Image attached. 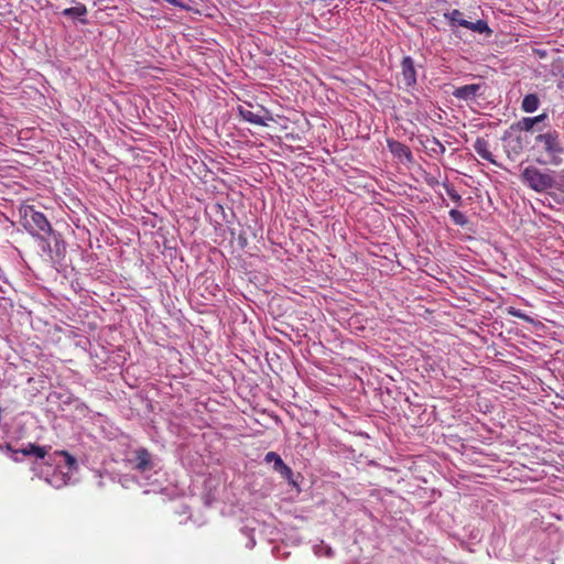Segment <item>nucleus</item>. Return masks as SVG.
Masks as SVG:
<instances>
[{"label": "nucleus", "mask_w": 564, "mask_h": 564, "mask_svg": "<svg viewBox=\"0 0 564 564\" xmlns=\"http://www.w3.org/2000/svg\"><path fill=\"white\" fill-rule=\"evenodd\" d=\"M449 217L456 225L465 226L467 224L466 216L457 209H451Z\"/></svg>", "instance_id": "f3484780"}, {"label": "nucleus", "mask_w": 564, "mask_h": 564, "mask_svg": "<svg viewBox=\"0 0 564 564\" xmlns=\"http://www.w3.org/2000/svg\"><path fill=\"white\" fill-rule=\"evenodd\" d=\"M563 77H564V74H563Z\"/></svg>", "instance_id": "5701e85b"}, {"label": "nucleus", "mask_w": 564, "mask_h": 564, "mask_svg": "<svg viewBox=\"0 0 564 564\" xmlns=\"http://www.w3.org/2000/svg\"><path fill=\"white\" fill-rule=\"evenodd\" d=\"M540 100L535 94L525 95L521 108L525 112H534L539 107Z\"/></svg>", "instance_id": "4468645a"}, {"label": "nucleus", "mask_w": 564, "mask_h": 564, "mask_svg": "<svg viewBox=\"0 0 564 564\" xmlns=\"http://www.w3.org/2000/svg\"><path fill=\"white\" fill-rule=\"evenodd\" d=\"M533 151L541 165L558 166L563 163L564 148L556 131H547L535 137Z\"/></svg>", "instance_id": "f257e3e1"}, {"label": "nucleus", "mask_w": 564, "mask_h": 564, "mask_svg": "<svg viewBox=\"0 0 564 564\" xmlns=\"http://www.w3.org/2000/svg\"><path fill=\"white\" fill-rule=\"evenodd\" d=\"M546 117V115H539L536 117H525V118H522L520 121L517 122L516 127L517 129L519 130H523V131H530L533 129V127L541 122L542 120H544V118Z\"/></svg>", "instance_id": "9b49d317"}, {"label": "nucleus", "mask_w": 564, "mask_h": 564, "mask_svg": "<svg viewBox=\"0 0 564 564\" xmlns=\"http://www.w3.org/2000/svg\"><path fill=\"white\" fill-rule=\"evenodd\" d=\"M388 148L395 158L404 159L409 163L413 161V154L406 144L400 141L389 140Z\"/></svg>", "instance_id": "6e6552de"}, {"label": "nucleus", "mask_w": 564, "mask_h": 564, "mask_svg": "<svg viewBox=\"0 0 564 564\" xmlns=\"http://www.w3.org/2000/svg\"><path fill=\"white\" fill-rule=\"evenodd\" d=\"M401 77L406 88L413 87L416 84V69L410 56H405L401 61Z\"/></svg>", "instance_id": "423d86ee"}, {"label": "nucleus", "mask_w": 564, "mask_h": 564, "mask_svg": "<svg viewBox=\"0 0 564 564\" xmlns=\"http://www.w3.org/2000/svg\"><path fill=\"white\" fill-rule=\"evenodd\" d=\"M460 26H464L466 29H469V30L480 33V34L491 32L487 22H485L484 20H477L476 22H469V21L465 20V21H463V23H460Z\"/></svg>", "instance_id": "ddd939ff"}, {"label": "nucleus", "mask_w": 564, "mask_h": 564, "mask_svg": "<svg viewBox=\"0 0 564 564\" xmlns=\"http://www.w3.org/2000/svg\"><path fill=\"white\" fill-rule=\"evenodd\" d=\"M479 88H480V86L477 84L464 85V86L457 87L454 90L453 95L458 99L469 100L477 95Z\"/></svg>", "instance_id": "9d476101"}, {"label": "nucleus", "mask_w": 564, "mask_h": 564, "mask_svg": "<svg viewBox=\"0 0 564 564\" xmlns=\"http://www.w3.org/2000/svg\"><path fill=\"white\" fill-rule=\"evenodd\" d=\"M474 150L482 160L496 163L494 155L489 150V143L485 139L478 138L474 143Z\"/></svg>", "instance_id": "1a4fd4ad"}, {"label": "nucleus", "mask_w": 564, "mask_h": 564, "mask_svg": "<svg viewBox=\"0 0 564 564\" xmlns=\"http://www.w3.org/2000/svg\"><path fill=\"white\" fill-rule=\"evenodd\" d=\"M21 225L32 235H48L52 232L51 224L45 215L37 212L34 206L23 204L20 207Z\"/></svg>", "instance_id": "f03ea898"}, {"label": "nucleus", "mask_w": 564, "mask_h": 564, "mask_svg": "<svg viewBox=\"0 0 564 564\" xmlns=\"http://www.w3.org/2000/svg\"><path fill=\"white\" fill-rule=\"evenodd\" d=\"M432 143L433 145L440 148L441 153L445 151V147L436 138L432 139Z\"/></svg>", "instance_id": "aec40b11"}, {"label": "nucleus", "mask_w": 564, "mask_h": 564, "mask_svg": "<svg viewBox=\"0 0 564 564\" xmlns=\"http://www.w3.org/2000/svg\"><path fill=\"white\" fill-rule=\"evenodd\" d=\"M521 177L532 189L536 192L546 191L554 185V178L547 173H543L535 166H528L522 171Z\"/></svg>", "instance_id": "7ed1b4c3"}, {"label": "nucleus", "mask_w": 564, "mask_h": 564, "mask_svg": "<svg viewBox=\"0 0 564 564\" xmlns=\"http://www.w3.org/2000/svg\"><path fill=\"white\" fill-rule=\"evenodd\" d=\"M509 313L512 315V316H516V317H519V318H524V314H522L520 311L518 310H514V308H510L509 310Z\"/></svg>", "instance_id": "412c9836"}, {"label": "nucleus", "mask_w": 564, "mask_h": 564, "mask_svg": "<svg viewBox=\"0 0 564 564\" xmlns=\"http://www.w3.org/2000/svg\"><path fill=\"white\" fill-rule=\"evenodd\" d=\"M130 462L133 463V468L140 473H145L154 467L152 454L144 447L137 448L134 458Z\"/></svg>", "instance_id": "39448f33"}, {"label": "nucleus", "mask_w": 564, "mask_h": 564, "mask_svg": "<svg viewBox=\"0 0 564 564\" xmlns=\"http://www.w3.org/2000/svg\"><path fill=\"white\" fill-rule=\"evenodd\" d=\"M264 460L267 463L273 462V468L275 471L280 473L282 477L290 479L292 477V469L284 464L280 455L275 452H269L265 454Z\"/></svg>", "instance_id": "0eeeda50"}, {"label": "nucleus", "mask_w": 564, "mask_h": 564, "mask_svg": "<svg viewBox=\"0 0 564 564\" xmlns=\"http://www.w3.org/2000/svg\"><path fill=\"white\" fill-rule=\"evenodd\" d=\"M18 452H20L24 456L34 455L37 458H44L47 454V449L45 447L39 446L33 443H29L26 447L19 449Z\"/></svg>", "instance_id": "f8f14e48"}, {"label": "nucleus", "mask_w": 564, "mask_h": 564, "mask_svg": "<svg viewBox=\"0 0 564 564\" xmlns=\"http://www.w3.org/2000/svg\"><path fill=\"white\" fill-rule=\"evenodd\" d=\"M61 456L65 458V463L69 468H74L76 466V459L73 455H70L67 451L58 452Z\"/></svg>", "instance_id": "6ab92c4d"}, {"label": "nucleus", "mask_w": 564, "mask_h": 564, "mask_svg": "<svg viewBox=\"0 0 564 564\" xmlns=\"http://www.w3.org/2000/svg\"><path fill=\"white\" fill-rule=\"evenodd\" d=\"M167 3L170 4H173V6H181V3L178 2V0H165Z\"/></svg>", "instance_id": "4be33fe9"}, {"label": "nucleus", "mask_w": 564, "mask_h": 564, "mask_svg": "<svg viewBox=\"0 0 564 564\" xmlns=\"http://www.w3.org/2000/svg\"><path fill=\"white\" fill-rule=\"evenodd\" d=\"M445 19L449 21V23L454 25H460L465 19H463V12H460L458 9H454L449 12L444 13Z\"/></svg>", "instance_id": "dca6fc26"}, {"label": "nucleus", "mask_w": 564, "mask_h": 564, "mask_svg": "<svg viewBox=\"0 0 564 564\" xmlns=\"http://www.w3.org/2000/svg\"><path fill=\"white\" fill-rule=\"evenodd\" d=\"M445 189L447 195L457 204H460L462 196L457 193V191L452 185H445Z\"/></svg>", "instance_id": "a211bd4d"}, {"label": "nucleus", "mask_w": 564, "mask_h": 564, "mask_svg": "<svg viewBox=\"0 0 564 564\" xmlns=\"http://www.w3.org/2000/svg\"><path fill=\"white\" fill-rule=\"evenodd\" d=\"M238 112H239V116L243 120H246L252 124H256V126L267 127L269 124L268 121L273 120L271 113L262 107L260 109V112H262V115L259 112H254V111H252L248 108H245L242 106H239Z\"/></svg>", "instance_id": "20e7f679"}, {"label": "nucleus", "mask_w": 564, "mask_h": 564, "mask_svg": "<svg viewBox=\"0 0 564 564\" xmlns=\"http://www.w3.org/2000/svg\"><path fill=\"white\" fill-rule=\"evenodd\" d=\"M62 13L65 17H83L86 15L87 8L85 4L78 3L75 7L64 9Z\"/></svg>", "instance_id": "2eb2a0df"}]
</instances>
